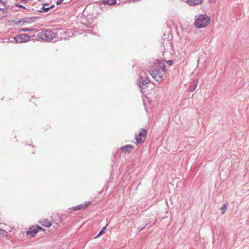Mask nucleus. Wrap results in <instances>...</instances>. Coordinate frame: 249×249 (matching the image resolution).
Wrapping results in <instances>:
<instances>
[{
  "label": "nucleus",
  "instance_id": "nucleus-1",
  "mask_svg": "<svg viewBox=\"0 0 249 249\" xmlns=\"http://www.w3.org/2000/svg\"><path fill=\"white\" fill-rule=\"evenodd\" d=\"M153 70L149 71V73L152 77L157 81H162L163 80V75L160 69H161L163 72L165 71V61L163 60H156L153 65Z\"/></svg>",
  "mask_w": 249,
  "mask_h": 249
},
{
  "label": "nucleus",
  "instance_id": "nucleus-2",
  "mask_svg": "<svg viewBox=\"0 0 249 249\" xmlns=\"http://www.w3.org/2000/svg\"><path fill=\"white\" fill-rule=\"evenodd\" d=\"M210 18L207 15H200L196 18L195 25L198 28L206 26L209 23Z\"/></svg>",
  "mask_w": 249,
  "mask_h": 249
},
{
  "label": "nucleus",
  "instance_id": "nucleus-3",
  "mask_svg": "<svg viewBox=\"0 0 249 249\" xmlns=\"http://www.w3.org/2000/svg\"><path fill=\"white\" fill-rule=\"evenodd\" d=\"M146 135V130L143 128L140 129L138 133L135 135V140H136L137 144L143 143L145 140Z\"/></svg>",
  "mask_w": 249,
  "mask_h": 249
},
{
  "label": "nucleus",
  "instance_id": "nucleus-4",
  "mask_svg": "<svg viewBox=\"0 0 249 249\" xmlns=\"http://www.w3.org/2000/svg\"><path fill=\"white\" fill-rule=\"evenodd\" d=\"M56 36L54 32H39L37 36L44 41H51Z\"/></svg>",
  "mask_w": 249,
  "mask_h": 249
},
{
  "label": "nucleus",
  "instance_id": "nucleus-5",
  "mask_svg": "<svg viewBox=\"0 0 249 249\" xmlns=\"http://www.w3.org/2000/svg\"><path fill=\"white\" fill-rule=\"evenodd\" d=\"M40 231H44L41 226L38 225L32 226L29 228V230L26 232V234L29 237H33Z\"/></svg>",
  "mask_w": 249,
  "mask_h": 249
},
{
  "label": "nucleus",
  "instance_id": "nucleus-6",
  "mask_svg": "<svg viewBox=\"0 0 249 249\" xmlns=\"http://www.w3.org/2000/svg\"><path fill=\"white\" fill-rule=\"evenodd\" d=\"M30 37L26 34H22L14 37V39L17 43L25 42L29 40Z\"/></svg>",
  "mask_w": 249,
  "mask_h": 249
},
{
  "label": "nucleus",
  "instance_id": "nucleus-7",
  "mask_svg": "<svg viewBox=\"0 0 249 249\" xmlns=\"http://www.w3.org/2000/svg\"><path fill=\"white\" fill-rule=\"evenodd\" d=\"M140 81H139V86L142 89H145L147 87V85L149 84L150 83L149 80L147 78H145L142 77V73L140 74Z\"/></svg>",
  "mask_w": 249,
  "mask_h": 249
},
{
  "label": "nucleus",
  "instance_id": "nucleus-8",
  "mask_svg": "<svg viewBox=\"0 0 249 249\" xmlns=\"http://www.w3.org/2000/svg\"><path fill=\"white\" fill-rule=\"evenodd\" d=\"M39 223H40L43 226L47 228H49L52 225L51 221L46 218H43L40 219L39 221Z\"/></svg>",
  "mask_w": 249,
  "mask_h": 249
},
{
  "label": "nucleus",
  "instance_id": "nucleus-9",
  "mask_svg": "<svg viewBox=\"0 0 249 249\" xmlns=\"http://www.w3.org/2000/svg\"><path fill=\"white\" fill-rule=\"evenodd\" d=\"M134 148V146L131 144L125 145L121 147V150L123 152L130 153Z\"/></svg>",
  "mask_w": 249,
  "mask_h": 249
},
{
  "label": "nucleus",
  "instance_id": "nucleus-10",
  "mask_svg": "<svg viewBox=\"0 0 249 249\" xmlns=\"http://www.w3.org/2000/svg\"><path fill=\"white\" fill-rule=\"evenodd\" d=\"M92 203L90 201H86L83 204H81L80 205H77V207L78 209V211H80L82 210H85L89 206L91 205Z\"/></svg>",
  "mask_w": 249,
  "mask_h": 249
},
{
  "label": "nucleus",
  "instance_id": "nucleus-11",
  "mask_svg": "<svg viewBox=\"0 0 249 249\" xmlns=\"http://www.w3.org/2000/svg\"><path fill=\"white\" fill-rule=\"evenodd\" d=\"M203 0H187V3L190 6H196L197 5L202 2Z\"/></svg>",
  "mask_w": 249,
  "mask_h": 249
},
{
  "label": "nucleus",
  "instance_id": "nucleus-12",
  "mask_svg": "<svg viewBox=\"0 0 249 249\" xmlns=\"http://www.w3.org/2000/svg\"><path fill=\"white\" fill-rule=\"evenodd\" d=\"M10 0H0V2L4 4V5H7L8 8L12 10H16L14 9V6L12 5L8 4V1Z\"/></svg>",
  "mask_w": 249,
  "mask_h": 249
},
{
  "label": "nucleus",
  "instance_id": "nucleus-13",
  "mask_svg": "<svg viewBox=\"0 0 249 249\" xmlns=\"http://www.w3.org/2000/svg\"><path fill=\"white\" fill-rule=\"evenodd\" d=\"M102 2L104 4L112 5H114L116 3V0H102Z\"/></svg>",
  "mask_w": 249,
  "mask_h": 249
},
{
  "label": "nucleus",
  "instance_id": "nucleus-14",
  "mask_svg": "<svg viewBox=\"0 0 249 249\" xmlns=\"http://www.w3.org/2000/svg\"><path fill=\"white\" fill-rule=\"evenodd\" d=\"M31 19L27 18H23L22 19L19 20L18 21L17 24L20 25H23L25 23H29L30 22Z\"/></svg>",
  "mask_w": 249,
  "mask_h": 249
},
{
  "label": "nucleus",
  "instance_id": "nucleus-15",
  "mask_svg": "<svg viewBox=\"0 0 249 249\" xmlns=\"http://www.w3.org/2000/svg\"><path fill=\"white\" fill-rule=\"evenodd\" d=\"M229 206V203L228 202H226L222 207L220 208V210L222 211V213L224 214L225 213L226 210L228 208Z\"/></svg>",
  "mask_w": 249,
  "mask_h": 249
},
{
  "label": "nucleus",
  "instance_id": "nucleus-16",
  "mask_svg": "<svg viewBox=\"0 0 249 249\" xmlns=\"http://www.w3.org/2000/svg\"><path fill=\"white\" fill-rule=\"evenodd\" d=\"M47 5H48V4H47V3L44 4L43 6L41 8V10H39L38 11L40 13L43 12H46L48 11L49 10V8H48V7H45V6Z\"/></svg>",
  "mask_w": 249,
  "mask_h": 249
},
{
  "label": "nucleus",
  "instance_id": "nucleus-17",
  "mask_svg": "<svg viewBox=\"0 0 249 249\" xmlns=\"http://www.w3.org/2000/svg\"><path fill=\"white\" fill-rule=\"evenodd\" d=\"M106 227H104L102 228V229L101 230V231L99 232L98 234L96 236H95V238H96L99 237L101 235L103 234L105 232V230H106Z\"/></svg>",
  "mask_w": 249,
  "mask_h": 249
},
{
  "label": "nucleus",
  "instance_id": "nucleus-18",
  "mask_svg": "<svg viewBox=\"0 0 249 249\" xmlns=\"http://www.w3.org/2000/svg\"><path fill=\"white\" fill-rule=\"evenodd\" d=\"M69 210L72 211H78L77 206L71 207V208H69Z\"/></svg>",
  "mask_w": 249,
  "mask_h": 249
},
{
  "label": "nucleus",
  "instance_id": "nucleus-19",
  "mask_svg": "<svg viewBox=\"0 0 249 249\" xmlns=\"http://www.w3.org/2000/svg\"><path fill=\"white\" fill-rule=\"evenodd\" d=\"M15 6L16 7H17L22 8H23V9H24L27 10V9H26L25 7H24V6H22V5H20V4H17V3H15Z\"/></svg>",
  "mask_w": 249,
  "mask_h": 249
},
{
  "label": "nucleus",
  "instance_id": "nucleus-20",
  "mask_svg": "<svg viewBox=\"0 0 249 249\" xmlns=\"http://www.w3.org/2000/svg\"><path fill=\"white\" fill-rule=\"evenodd\" d=\"M63 1V0H58L56 2V4L57 5H59Z\"/></svg>",
  "mask_w": 249,
  "mask_h": 249
},
{
  "label": "nucleus",
  "instance_id": "nucleus-21",
  "mask_svg": "<svg viewBox=\"0 0 249 249\" xmlns=\"http://www.w3.org/2000/svg\"><path fill=\"white\" fill-rule=\"evenodd\" d=\"M168 63L170 66H171L173 64V62L172 61L170 60L168 62Z\"/></svg>",
  "mask_w": 249,
  "mask_h": 249
},
{
  "label": "nucleus",
  "instance_id": "nucleus-22",
  "mask_svg": "<svg viewBox=\"0 0 249 249\" xmlns=\"http://www.w3.org/2000/svg\"><path fill=\"white\" fill-rule=\"evenodd\" d=\"M30 30H28L27 29H22L21 30V31H24V32H25V31H30Z\"/></svg>",
  "mask_w": 249,
  "mask_h": 249
},
{
  "label": "nucleus",
  "instance_id": "nucleus-23",
  "mask_svg": "<svg viewBox=\"0 0 249 249\" xmlns=\"http://www.w3.org/2000/svg\"><path fill=\"white\" fill-rule=\"evenodd\" d=\"M54 7V5H52L50 7H48L49 8V10L50 9L53 8Z\"/></svg>",
  "mask_w": 249,
  "mask_h": 249
},
{
  "label": "nucleus",
  "instance_id": "nucleus-24",
  "mask_svg": "<svg viewBox=\"0 0 249 249\" xmlns=\"http://www.w3.org/2000/svg\"><path fill=\"white\" fill-rule=\"evenodd\" d=\"M4 11V9H0V13H2Z\"/></svg>",
  "mask_w": 249,
  "mask_h": 249
},
{
  "label": "nucleus",
  "instance_id": "nucleus-25",
  "mask_svg": "<svg viewBox=\"0 0 249 249\" xmlns=\"http://www.w3.org/2000/svg\"><path fill=\"white\" fill-rule=\"evenodd\" d=\"M28 0H21V1L27 2Z\"/></svg>",
  "mask_w": 249,
  "mask_h": 249
}]
</instances>
